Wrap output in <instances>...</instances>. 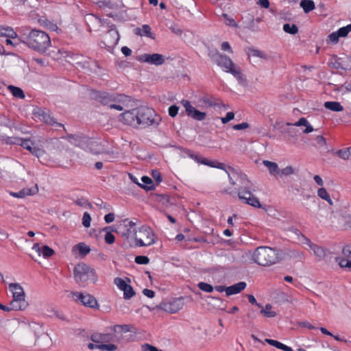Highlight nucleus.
I'll list each match as a JSON object with an SVG mask.
<instances>
[{
  "instance_id": "f257e3e1",
  "label": "nucleus",
  "mask_w": 351,
  "mask_h": 351,
  "mask_svg": "<svg viewBox=\"0 0 351 351\" xmlns=\"http://www.w3.org/2000/svg\"><path fill=\"white\" fill-rule=\"evenodd\" d=\"M228 176L229 182L232 185H235L238 181L241 185L238 189V197L244 204L252 206L254 208H261L262 204L258 199L253 194L255 191L252 189V184L247 178V176L241 171L237 170L231 167H228Z\"/></svg>"
},
{
  "instance_id": "f03ea898",
  "label": "nucleus",
  "mask_w": 351,
  "mask_h": 351,
  "mask_svg": "<svg viewBox=\"0 0 351 351\" xmlns=\"http://www.w3.org/2000/svg\"><path fill=\"white\" fill-rule=\"evenodd\" d=\"M19 40L29 48L41 53H45L51 45L49 36L46 32L36 29L23 33Z\"/></svg>"
},
{
  "instance_id": "7ed1b4c3",
  "label": "nucleus",
  "mask_w": 351,
  "mask_h": 351,
  "mask_svg": "<svg viewBox=\"0 0 351 351\" xmlns=\"http://www.w3.org/2000/svg\"><path fill=\"white\" fill-rule=\"evenodd\" d=\"M252 258L261 266H270L282 259L281 252L277 248L260 246L254 251Z\"/></svg>"
},
{
  "instance_id": "20e7f679",
  "label": "nucleus",
  "mask_w": 351,
  "mask_h": 351,
  "mask_svg": "<svg viewBox=\"0 0 351 351\" xmlns=\"http://www.w3.org/2000/svg\"><path fill=\"white\" fill-rule=\"evenodd\" d=\"M73 274L75 282L81 287H85L90 282L94 283L97 280L95 269L84 263L75 267Z\"/></svg>"
},
{
  "instance_id": "39448f33",
  "label": "nucleus",
  "mask_w": 351,
  "mask_h": 351,
  "mask_svg": "<svg viewBox=\"0 0 351 351\" xmlns=\"http://www.w3.org/2000/svg\"><path fill=\"white\" fill-rule=\"evenodd\" d=\"M138 127L145 128L147 127L156 126L161 121L160 117L156 114L153 108L141 106L136 108Z\"/></svg>"
},
{
  "instance_id": "423d86ee",
  "label": "nucleus",
  "mask_w": 351,
  "mask_h": 351,
  "mask_svg": "<svg viewBox=\"0 0 351 351\" xmlns=\"http://www.w3.org/2000/svg\"><path fill=\"white\" fill-rule=\"evenodd\" d=\"M9 289L12 293V300L10 305L14 311H23L28 306L23 287L18 283H10Z\"/></svg>"
},
{
  "instance_id": "0eeeda50",
  "label": "nucleus",
  "mask_w": 351,
  "mask_h": 351,
  "mask_svg": "<svg viewBox=\"0 0 351 351\" xmlns=\"http://www.w3.org/2000/svg\"><path fill=\"white\" fill-rule=\"evenodd\" d=\"M157 237L154 230L148 226H142L138 230V235L134 232L135 245L138 247L149 246L156 242Z\"/></svg>"
},
{
  "instance_id": "6e6552de",
  "label": "nucleus",
  "mask_w": 351,
  "mask_h": 351,
  "mask_svg": "<svg viewBox=\"0 0 351 351\" xmlns=\"http://www.w3.org/2000/svg\"><path fill=\"white\" fill-rule=\"evenodd\" d=\"M62 56L64 58H69L68 62L75 65L77 67H80L87 71L91 70L90 58H86L82 55L74 53L68 51H64Z\"/></svg>"
},
{
  "instance_id": "1a4fd4ad",
  "label": "nucleus",
  "mask_w": 351,
  "mask_h": 351,
  "mask_svg": "<svg viewBox=\"0 0 351 351\" xmlns=\"http://www.w3.org/2000/svg\"><path fill=\"white\" fill-rule=\"evenodd\" d=\"M93 97L95 100L101 103L104 106H110L112 103H119L121 98L124 97L123 95L116 93H109L107 92L94 91Z\"/></svg>"
},
{
  "instance_id": "9d476101",
  "label": "nucleus",
  "mask_w": 351,
  "mask_h": 351,
  "mask_svg": "<svg viewBox=\"0 0 351 351\" xmlns=\"http://www.w3.org/2000/svg\"><path fill=\"white\" fill-rule=\"evenodd\" d=\"M208 56L214 62L221 67L226 72L231 66H234V62L228 56L225 54L220 53L217 50L210 51Z\"/></svg>"
},
{
  "instance_id": "9b49d317",
  "label": "nucleus",
  "mask_w": 351,
  "mask_h": 351,
  "mask_svg": "<svg viewBox=\"0 0 351 351\" xmlns=\"http://www.w3.org/2000/svg\"><path fill=\"white\" fill-rule=\"evenodd\" d=\"M33 114L48 125L62 127L64 130H66L64 125L60 123H58L56 119L50 115L49 110L47 108H42L36 106L33 110Z\"/></svg>"
},
{
  "instance_id": "f8f14e48",
  "label": "nucleus",
  "mask_w": 351,
  "mask_h": 351,
  "mask_svg": "<svg viewBox=\"0 0 351 351\" xmlns=\"http://www.w3.org/2000/svg\"><path fill=\"white\" fill-rule=\"evenodd\" d=\"M72 295L75 301L80 302L84 306L91 308H97L99 306L95 298L89 293L72 292Z\"/></svg>"
},
{
  "instance_id": "ddd939ff",
  "label": "nucleus",
  "mask_w": 351,
  "mask_h": 351,
  "mask_svg": "<svg viewBox=\"0 0 351 351\" xmlns=\"http://www.w3.org/2000/svg\"><path fill=\"white\" fill-rule=\"evenodd\" d=\"M84 139L82 146L83 149L88 150L93 154H99L102 152L103 147L98 140L86 136Z\"/></svg>"
},
{
  "instance_id": "4468645a",
  "label": "nucleus",
  "mask_w": 351,
  "mask_h": 351,
  "mask_svg": "<svg viewBox=\"0 0 351 351\" xmlns=\"http://www.w3.org/2000/svg\"><path fill=\"white\" fill-rule=\"evenodd\" d=\"M136 119V108L130 110H126L121 113L119 117V121L134 128H138V121Z\"/></svg>"
},
{
  "instance_id": "2eb2a0df",
  "label": "nucleus",
  "mask_w": 351,
  "mask_h": 351,
  "mask_svg": "<svg viewBox=\"0 0 351 351\" xmlns=\"http://www.w3.org/2000/svg\"><path fill=\"white\" fill-rule=\"evenodd\" d=\"M184 304V298L180 297L169 302L162 304L161 308L169 313H176L183 308Z\"/></svg>"
},
{
  "instance_id": "dca6fc26",
  "label": "nucleus",
  "mask_w": 351,
  "mask_h": 351,
  "mask_svg": "<svg viewBox=\"0 0 351 351\" xmlns=\"http://www.w3.org/2000/svg\"><path fill=\"white\" fill-rule=\"evenodd\" d=\"M114 283L120 290L123 291L124 299L129 300L135 295V291L132 287L128 284L123 279L118 277L115 278Z\"/></svg>"
},
{
  "instance_id": "f3484780",
  "label": "nucleus",
  "mask_w": 351,
  "mask_h": 351,
  "mask_svg": "<svg viewBox=\"0 0 351 351\" xmlns=\"http://www.w3.org/2000/svg\"><path fill=\"white\" fill-rule=\"evenodd\" d=\"M137 60L141 62H148L156 66L162 65L165 61L164 56L159 53H145L140 56Z\"/></svg>"
},
{
  "instance_id": "a211bd4d",
  "label": "nucleus",
  "mask_w": 351,
  "mask_h": 351,
  "mask_svg": "<svg viewBox=\"0 0 351 351\" xmlns=\"http://www.w3.org/2000/svg\"><path fill=\"white\" fill-rule=\"evenodd\" d=\"M114 335L110 333H94L90 339L95 343H108L113 340Z\"/></svg>"
},
{
  "instance_id": "6ab92c4d",
  "label": "nucleus",
  "mask_w": 351,
  "mask_h": 351,
  "mask_svg": "<svg viewBox=\"0 0 351 351\" xmlns=\"http://www.w3.org/2000/svg\"><path fill=\"white\" fill-rule=\"evenodd\" d=\"M22 146L29 150L34 156L39 158L44 155V149L33 146V143L29 140H25L22 143Z\"/></svg>"
},
{
  "instance_id": "aec40b11",
  "label": "nucleus",
  "mask_w": 351,
  "mask_h": 351,
  "mask_svg": "<svg viewBox=\"0 0 351 351\" xmlns=\"http://www.w3.org/2000/svg\"><path fill=\"white\" fill-rule=\"evenodd\" d=\"M185 155L191 159L194 160L195 162L199 164H203L205 165H212L211 164H208V160L204 158H202L201 155L198 154H195L191 150L189 149H182Z\"/></svg>"
},
{
  "instance_id": "412c9836",
  "label": "nucleus",
  "mask_w": 351,
  "mask_h": 351,
  "mask_svg": "<svg viewBox=\"0 0 351 351\" xmlns=\"http://www.w3.org/2000/svg\"><path fill=\"white\" fill-rule=\"evenodd\" d=\"M38 191L37 187L34 188H24L19 192H10L12 197L17 198H23L27 195H33Z\"/></svg>"
},
{
  "instance_id": "4be33fe9",
  "label": "nucleus",
  "mask_w": 351,
  "mask_h": 351,
  "mask_svg": "<svg viewBox=\"0 0 351 351\" xmlns=\"http://www.w3.org/2000/svg\"><path fill=\"white\" fill-rule=\"evenodd\" d=\"M245 282H239L230 287H226V293L228 296L237 294L243 291L246 287Z\"/></svg>"
},
{
  "instance_id": "5701e85b",
  "label": "nucleus",
  "mask_w": 351,
  "mask_h": 351,
  "mask_svg": "<svg viewBox=\"0 0 351 351\" xmlns=\"http://www.w3.org/2000/svg\"><path fill=\"white\" fill-rule=\"evenodd\" d=\"M33 250L38 252L39 255L42 254L45 258L51 257L54 254L53 250L49 246L43 245L42 247H40L38 243L34 244Z\"/></svg>"
},
{
  "instance_id": "b1692460",
  "label": "nucleus",
  "mask_w": 351,
  "mask_h": 351,
  "mask_svg": "<svg viewBox=\"0 0 351 351\" xmlns=\"http://www.w3.org/2000/svg\"><path fill=\"white\" fill-rule=\"evenodd\" d=\"M202 100L205 104L210 107L220 108L221 106H225L219 99L209 97L208 95L203 97Z\"/></svg>"
},
{
  "instance_id": "393cba45",
  "label": "nucleus",
  "mask_w": 351,
  "mask_h": 351,
  "mask_svg": "<svg viewBox=\"0 0 351 351\" xmlns=\"http://www.w3.org/2000/svg\"><path fill=\"white\" fill-rule=\"evenodd\" d=\"M64 138L67 139L71 143L75 144L76 146L80 147L82 148V141H84L86 138V136L83 134H67L66 136L63 137Z\"/></svg>"
},
{
  "instance_id": "a878e982",
  "label": "nucleus",
  "mask_w": 351,
  "mask_h": 351,
  "mask_svg": "<svg viewBox=\"0 0 351 351\" xmlns=\"http://www.w3.org/2000/svg\"><path fill=\"white\" fill-rule=\"evenodd\" d=\"M141 180L143 184L138 183L136 180H134V182H136L140 187L144 189L147 191H152L155 189V185L153 182V180L149 177L143 176L141 178Z\"/></svg>"
},
{
  "instance_id": "bb28decb",
  "label": "nucleus",
  "mask_w": 351,
  "mask_h": 351,
  "mask_svg": "<svg viewBox=\"0 0 351 351\" xmlns=\"http://www.w3.org/2000/svg\"><path fill=\"white\" fill-rule=\"evenodd\" d=\"M29 327L34 332L36 337H38L39 335H43V337L47 338V336L45 335L44 334L42 324L36 323L35 322H32L31 323L29 324Z\"/></svg>"
},
{
  "instance_id": "cd10ccee",
  "label": "nucleus",
  "mask_w": 351,
  "mask_h": 351,
  "mask_svg": "<svg viewBox=\"0 0 351 351\" xmlns=\"http://www.w3.org/2000/svg\"><path fill=\"white\" fill-rule=\"evenodd\" d=\"M265 341L268 344H269L272 346H274L276 348H278L283 351H293V350L291 347L287 346L283 344L282 343L276 340H274V339H266Z\"/></svg>"
},
{
  "instance_id": "c85d7f7f",
  "label": "nucleus",
  "mask_w": 351,
  "mask_h": 351,
  "mask_svg": "<svg viewBox=\"0 0 351 351\" xmlns=\"http://www.w3.org/2000/svg\"><path fill=\"white\" fill-rule=\"evenodd\" d=\"M324 106L326 109L333 112H341L343 110V107L338 101H326Z\"/></svg>"
},
{
  "instance_id": "c756f323",
  "label": "nucleus",
  "mask_w": 351,
  "mask_h": 351,
  "mask_svg": "<svg viewBox=\"0 0 351 351\" xmlns=\"http://www.w3.org/2000/svg\"><path fill=\"white\" fill-rule=\"evenodd\" d=\"M187 115L196 121H203L206 117V113L204 112H201L197 110L195 107L194 109H192L191 112H189Z\"/></svg>"
},
{
  "instance_id": "7c9ffc66",
  "label": "nucleus",
  "mask_w": 351,
  "mask_h": 351,
  "mask_svg": "<svg viewBox=\"0 0 351 351\" xmlns=\"http://www.w3.org/2000/svg\"><path fill=\"white\" fill-rule=\"evenodd\" d=\"M73 251H74V252L78 251V252L80 255H82V256H84L90 252V249L84 243H80L73 246Z\"/></svg>"
},
{
  "instance_id": "2f4dec72",
  "label": "nucleus",
  "mask_w": 351,
  "mask_h": 351,
  "mask_svg": "<svg viewBox=\"0 0 351 351\" xmlns=\"http://www.w3.org/2000/svg\"><path fill=\"white\" fill-rule=\"evenodd\" d=\"M0 35L12 38H16L17 37L16 33L10 27L0 26Z\"/></svg>"
},
{
  "instance_id": "473e14b6",
  "label": "nucleus",
  "mask_w": 351,
  "mask_h": 351,
  "mask_svg": "<svg viewBox=\"0 0 351 351\" xmlns=\"http://www.w3.org/2000/svg\"><path fill=\"white\" fill-rule=\"evenodd\" d=\"M134 327L130 324H117L112 326V329L114 332H128L133 331Z\"/></svg>"
},
{
  "instance_id": "72a5a7b5",
  "label": "nucleus",
  "mask_w": 351,
  "mask_h": 351,
  "mask_svg": "<svg viewBox=\"0 0 351 351\" xmlns=\"http://www.w3.org/2000/svg\"><path fill=\"white\" fill-rule=\"evenodd\" d=\"M263 164L265 167H267L269 169V171L272 175L278 174L280 173V169L278 165L276 162L264 160Z\"/></svg>"
},
{
  "instance_id": "f704fd0d",
  "label": "nucleus",
  "mask_w": 351,
  "mask_h": 351,
  "mask_svg": "<svg viewBox=\"0 0 351 351\" xmlns=\"http://www.w3.org/2000/svg\"><path fill=\"white\" fill-rule=\"evenodd\" d=\"M300 6L302 8L305 13H308L315 8V3L313 0H302L300 2Z\"/></svg>"
},
{
  "instance_id": "c9c22d12",
  "label": "nucleus",
  "mask_w": 351,
  "mask_h": 351,
  "mask_svg": "<svg viewBox=\"0 0 351 351\" xmlns=\"http://www.w3.org/2000/svg\"><path fill=\"white\" fill-rule=\"evenodd\" d=\"M311 250H313L314 254L319 258H322L326 256V248L319 246L316 244L311 246Z\"/></svg>"
},
{
  "instance_id": "e433bc0d",
  "label": "nucleus",
  "mask_w": 351,
  "mask_h": 351,
  "mask_svg": "<svg viewBox=\"0 0 351 351\" xmlns=\"http://www.w3.org/2000/svg\"><path fill=\"white\" fill-rule=\"evenodd\" d=\"M97 5L100 8H108L111 10H117L119 8L117 3L112 2L110 0L99 1Z\"/></svg>"
},
{
  "instance_id": "4c0bfd02",
  "label": "nucleus",
  "mask_w": 351,
  "mask_h": 351,
  "mask_svg": "<svg viewBox=\"0 0 351 351\" xmlns=\"http://www.w3.org/2000/svg\"><path fill=\"white\" fill-rule=\"evenodd\" d=\"M109 30L108 32V35L113 37L114 38V44H117L119 40V32L116 28V25L114 24L110 23L108 24Z\"/></svg>"
},
{
  "instance_id": "58836bf2",
  "label": "nucleus",
  "mask_w": 351,
  "mask_h": 351,
  "mask_svg": "<svg viewBox=\"0 0 351 351\" xmlns=\"http://www.w3.org/2000/svg\"><path fill=\"white\" fill-rule=\"evenodd\" d=\"M124 223H125V228H126V232H123V235L128 238L132 232L134 233L136 232L134 229L136 223L132 221H128V219L124 221Z\"/></svg>"
},
{
  "instance_id": "ea45409f",
  "label": "nucleus",
  "mask_w": 351,
  "mask_h": 351,
  "mask_svg": "<svg viewBox=\"0 0 351 351\" xmlns=\"http://www.w3.org/2000/svg\"><path fill=\"white\" fill-rule=\"evenodd\" d=\"M247 54L249 56L258 57L265 60L268 58V56L265 53L254 48H249Z\"/></svg>"
},
{
  "instance_id": "a19ab883",
  "label": "nucleus",
  "mask_w": 351,
  "mask_h": 351,
  "mask_svg": "<svg viewBox=\"0 0 351 351\" xmlns=\"http://www.w3.org/2000/svg\"><path fill=\"white\" fill-rule=\"evenodd\" d=\"M317 195L322 199L326 201L330 205L333 204L332 200L325 188H319L317 191Z\"/></svg>"
},
{
  "instance_id": "79ce46f5",
  "label": "nucleus",
  "mask_w": 351,
  "mask_h": 351,
  "mask_svg": "<svg viewBox=\"0 0 351 351\" xmlns=\"http://www.w3.org/2000/svg\"><path fill=\"white\" fill-rule=\"evenodd\" d=\"M8 88L14 97L19 99L25 98V93L21 88L10 85L9 86Z\"/></svg>"
},
{
  "instance_id": "37998d69",
  "label": "nucleus",
  "mask_w": 351,
  "mask_h": 351,
  "mask_svg": "<svg viewBox=\"0 0 351 351\" xmlns=\"http://www.w3.org/2000/svg\"><path fill=\"white\" fill-rule=\"evenodd\" d=\"M336 261L341 268H346L348 271H351V261L346 258L337 257Z\"/></svg>"
},
{
  "instance_id": "c03bdc74",
  "label": "nucleus",
  "mask_w": 351,
  "mask_h": 351,
  "mask_svg": "<svg viewBox=\"0 0 351 351\" xmlns=\"http://www.w3.org/2000/svg\"><path fill=\"white\" fill-rule=\"evenodd\" d=\"M271 305L267 304L265 305V308H262L261 310V313L266 317H274L276 315V313L271 311Z\"/></svg>"
},
{
  "instance_id": "a18cd8bd",
  "label": "nucleus",
  "mask_w": 351,
  "mask_h": 351,
  "mask_svg": "<svg viewBox=\"0 0 351 351\" xmlns=\"http://www.w3.org/2000/svg\"><path fill=\"white\" fill-rule=\"evenodd\" d=\"M283 30L286 33L294 35L298 32V27L295 24L285 23L283 25Z\"/></svg>"
},
{
  "instance_id": "49530a36",
  "label": "nucleus",
  "mask_w": 351,
  "mask_h": 351,
  "mask_svg": "<svg viewBox=\"0 0 351 351\" xmlns=\"http://www.w3.org/2000/svg\"><path fill=\"white\" fill-rule=\"evenodd\" d=\"M138 29L141 32V33H140L141 36H145L150 38H154V36L152 34L151 27L149 25H143L141 29Z\"/></svg>"
},
{
  "instance_id": "de8ad7c7",
  "label": "nucleus",
  "mask_w": 351,
  "mask_h": 351,
  "mask_svg": "<svg viewBox=\"0 0 351 351\" xmlns=\"http://www.w3.org/2000/svg\"><path fill=\"white\" fill-rule=\"evenodd\" d=\"M108 229L112 230L111 226L106 227L102 230L103 231H106L104 237L105 242L108 244H112L114 243L115 237L112 233H111L110 231H107Z\"/></svg>"
},
{
  "instance_id": "09e8293b",
  "label": "nucleus",
  "mask_w": 351,
  "mask_h": 351,
  "mask_svg": "<svg viewBox=\"0 0 351 351\" xmlns=\"http://www.w3.org/2000/svg\"><path fill=\"white\" fill-rule=\"evenodd\" d=\"M337 156L343 159L348 160L351 156V147H348L345 149H340L337 152Z\"/></svg>"
},
{
  "instance_id": "8fccbe9b",
  "label": "nucleus",
  "mask_w": 351,
  "mask_h": 351,
  "mask_svg": "<svg viewBox=\"0 0 351 351\" xmlns=\"http://www.w3.org/2000/svg\"><path fill=\"white\" fill-rule=\"evenodd\" d=\"M227 73H230L235 78L240 80L243 77V75L241 72V70L239 69H236L235 64H234L233 66H231L228 70L226 71Z\"/></svg>"
},
{
  "instance_id": "3c124183",
  "label": "nucleus",
  "mask_w": 351,
  "mask_h": 351,
  "mask_svg": "<svg viewBox=\"0 0 351 351\" xmlns=\"http://www.w3.org/2000/svg\"><path fill=\"white\" fill-rule=\"evenodd\" d=\"M197 287L204 291V292H206V293H211L213 292V289H214V287L208 284V283H206V282H200L197 284Z\"/></svg>"
},
{
  "instance_id": "603ef678",
  "label": "nucleus",
  "mask_w": 351,
  "mask_h": 351,
  "mask_svg": "<svg viewBox=\"0 0 351 351\" xmlns=\"http://www.w3.org/2000/svg\"><path fill=\"white\" fill-rule=\"evenodd\" d=\"M208 164H211L212 165H208L209 167H215V168H217V169H223L227 173L228 172V167L229 166H226L223 163H221V162H217V161H210V160H208Z\"/></svg>"
},
{
  "instance_id": "864d4df0",
  "label": "nucleus",
  "mask_w": 351,
  "mask_h": 351,
  "mask_svg": "<svg viewBox=\"0 0 351 351\" xmlns=\"http://www.w3.org/2000/svg\"><path fill=\"white\" fill-rule=\"evenodd\" d=\"M337 32L339 37H346L351 32V24L339 28Z\"/></svg>"
},
{
  "instance_id": "5fc2aeb1",
  "label": "nucleus",
  "mask_w": 351,
  "mask_h": 351,
  "mask_svg": "<svg viewBox=\"0 0 351 351\" xmlns=\"http://www.w3.org/2000/svg\"><path fill=\"white\" fill-rule=\"evenodd\" d=\"M91 217L90 214L85 212L82 217V224L85 228H88L90 226Z\"/></svg>"
},
{
  "instance_id": "6e6d98bb",
  "label": "nucleus",
  "mask_w": 351,
  "mask_h": 351,
  "mask_svg": "<svg viewBox=\"0 0 351 351\" xmlns=\"http://www.w3.org/2000/svg\"><path fill=\"white\" fill-rule=\"evenodd\" d=\"M117 349L114 344H99V350L102 351H115Z\"/></svg>"
},
{
  "instance_id": "4d7b16f0",
  "label": "nucleus",
  "mask_w": 351,
  "mask_h": 351,
  "mask_svg": "<svg viewBox=\"0 0 351 351\" xmlns=\"http://www.w3.org/2000/svg\"><path fill=\"white\" fill-rule=\"evenodd\" d=\"M135 263L139 265H147L149 263V258L146 256H137L135 257Z\"/></svg>"
},
{
  "instance_id": "13d9d810",
  "label": "nucleus",
  "mask_w": 351,
  "mask_h": 351,
  "mask_svg": "<svg viewBox=\"0 0 351 351\" xmlns=\"http://www.w3.org/2000/svg\"><path fill=\"white\" fill-rule=\"evenodd\" d=\"M289 256L291 258H298L300 261H302L304 258V254L302 252L295 250L290 251Z\"/></svg>"
},
{
  "instance_id": "bf43d9fd",
  "label": "nucleus",
  "mask_w": 351,
  "mask_h": 351,
  "mask_svg": "<svg viewBox=\"0 0 351 351\" xmlns=\"http://www.w3.org/2000/svg\"><path fill=\"white\" fill-rule=\"evenodd\" d=\"M339 38L340 37L337 34V32H335L328 35L327 42L335 44L338 43Z\"/></svg>"
},
{
  "instance_id": "052dcab7",
  "label": "nucleus",
  "mask_w": 351,
  "mask_h": 351,
  "mask_svg": "<svg viewBox=\"0 0 351 351\" xmlns=\"http://www.w3.org/2000/svg\"><path fill=\"white\" fill-rule=\"evenodd\" d=\"M294 169L291 166H287L280 171L282 176H289L294 173Z\"/></svg>"
},
{
  "instance_id": "680f3d73",
  "label": "nucleus",
  "mask_w": 351,
  "mask_h": 351,
  "mask_svg": "<svg viewBox=\"0 0 351 351\" xmlns=\"http://www.w3.org/2000/svg\"><path fill=\"white\" fill-rule=\"evenodd\" d=\"M178 106L176 105H172L168 109L169 115L171 117H175L178 114Z\"/></svg>"
},
{
  "instance_id": "e2e57ef3",
  "label": "nucleus",
  "mask_w": 351,
  "mask_h": 351,
  "mask_svg": "<svg viewBox=\"0 0 351 351\" xmlns=\"http://www.w3.org/2000/svg\"><path fill=\"white\" fill-rule=\"evenodd\" d=\"M234 118V113L232 112H228L226 117H221V121L222 123L226 124L230 121L232 120Z\"/></svg>"
},
{
  "instance_id": "0e129e2a",
  "label": "nucleus",
  "mask_w": 351,
  "mask_h": 351,
  "mask_svg": "<svg viewBox=\"0 0 351 351\" xmlns=\"http://www.w3.org/2000/svg\"><path fill=\"white\" fill-rule=\"evenodd\" d=\"M95 204L99 206L100 208L105 209L106 210H109L111 209V206L110 204L104 202L101 199H98V202L95 203Z\"/></svg>"
},
{
  "instance_id": "69168bd1",
  "label": "nucleus",
  "mask_w": 351,
  "mask_h": 351,
  "mask_svg": "<svg viewBox=\"0 0 351 351\" xmlns=\"http://www.w3.org/2000/svg\"><path fill=\"white\" fill-rule=\"evenodd\" d=\"M152 176L157 183H160L162 180L160 173L156 169L152 170Z\"/></svg>"
},
{
  "instance_id": "338daca9",
  "label": "nucleus",
  "mask_w": 351,
  "mask_h": 351,
  "mask_svg": "<svg viewBox=\"0 0 351 351\" xmlns=\"http://www.w3.org/2000/svg\"><path fill=\"white\" fill-rule=\"evenodd\" d=\"M181 103L185 108L186 114L189 112H191L192 109H194V107L191 104L190 101L188 100L183 99Z\"/></svg>"
},
{
  "instance_id": "774afa93",
  "label": "nucleus",
  "mask_w": 351,
  "mask_h": 351,
  "mask_svg": "<svg viewBox=\"0 0 351 351\" xmlns=\"http://www.w3.org/2000/svg\"><path fill=\"white\" fill-rule=\"evenodd\" d=\"M250 125L247 122H243L241 123L236 124L232 126L233 130H241L248 128Z\"/></svg>"
}]
</instances>
